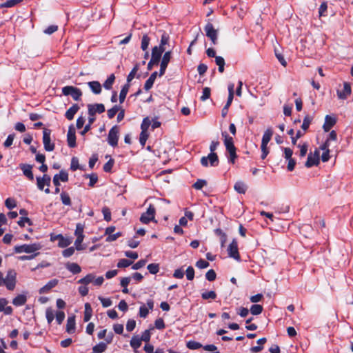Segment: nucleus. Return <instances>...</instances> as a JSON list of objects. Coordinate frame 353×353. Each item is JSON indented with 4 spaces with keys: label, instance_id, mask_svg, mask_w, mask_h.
Masks as SVG:
<instances>
[{
    "label": "nucleus",
    "instance_id": "nucleus-1",
    "mask_svg": "<svg viewBox=\"0 0 353 353\" xmlns=\"http://www.w3.org/2000/svg\"><path fill=\"white\" fill-rule=\"evenodd\" d=\"M17 283V272L13 269H10L7 272L6 277H4L3 273L0 272V284L1 286H6V288L12 291L16 286Z\"/></svg>",
    "mask_w": 353,
    "mask_h": 353
},
{
    "label": "nucleus",
    "instance_id": "nucleus-2",
    "mask_svg": "<svg viewBox=\"0 0 353 353\" xmlns=\"http://www.w3.org/2000/svg\"><path fill=\"white\" fill-rule=\"evenodd\" d=\"M41 248V245L39 243H34L32 244H23L21 245H16L14 248V250L16 253H33Z\"/></svg>",
    "mask_w": 353,
    "mask_h": 353
},
{
    "label": "nucleus",
    "instance_id": "nucleus-3",
    "mask_svg": "<svg viewBox=\"0 0 353 353\" xmlns=\"http://www.w3.org/2000/svg\"><path fill=\"white\" fill-rule=\"evenodd\" d=\"M37 185L39 190H43L46 194H49L50 192L48 187L50 185L51 183V177L44 174L43 176H37Z\"/></svg>",
    "mask_w": 353,
    "mask_h": 353
},
{
    "label": "nucleus",
    "instance_id": "nucleus-4",
    "mask_svg": "<svg viewBox=\"0 0 353 353\" xmlns=\"http://www.w3.org/2000/svg\"><path fill=\"white\" fill-rule=\"evenodd\" d=\"M119 138V127L117 125L112 126L108 132V144L115 148L118 145V141Z\"/></svg>",
    "mask_w": 353,
    "mask_h": 353
},
{
    "label": "nucleus",
    "instance_id": "nucleus-5",
    "mask_svg": "<svg viewBox=\"0 0 353 353\" xmlns=\"http://www.w3.org/2000/svg\"><path fill=\"white\" fill-rule=\"evenodd\" d=\"M62 94L65 96L70 95L74 101L81 100L82 96L81 90L72 85H67L62 88Z\"/></svg>",
    "mask_w": 353,
    "mask_h": 353
},
{
    "label": "nucleus",
    "instance_id": "nucleus-6",
    "mask_svg": "<svg viewBox=\"0 0 353 353\" xmlns=\"http://www.w3.org/2000/svg\"><path fill=\"white\" fill-rule=\"evenodd\" d=\"M155 212L156 208L154 205L152 204H150L146 212L141 214L140 217V221L144 224H148L150 221L157 222L154 218Z\"/></svg>",
    "mask_w": 353,
    "mask_h": 353
},
{
    "label": "nucleus",
    "instance_id": "nucleus-7",
    "mask_svg": "<svg viewBox=\"0 0 353 353\" xmlns=\"http://www.w3.org/2000/svg\"><path fill=\"white\" fill-rule=\"evenodd\" d=\"M51 132L52 130L48 128H44L43 130V143L44 149L47 152H52L55 148L54 143L51 142Z\"/></svg>",
    "mask_w": 353,
    "mask_h": 353
},
{
    "label": "nucleus",
    "instance_id": "nucleus-8",
    "mask_svg": "<svg viewBox=\"0 0 353 353\" xmlns=\"http://www.w3.org/2000/svg\"><path fill=\"white\" fill-rule=\"evenodd\" d=\"M206 36L211 40L213 45H216L218 42V30L214 28L210 22L207 23L204 27Z\"/></svg>",
    "mask_w": 353,
    "mask_h": 353
},
{
    "label": "nucleus",
    "instance_id": "nucleus-9",
    "mask_svg": "<svg viewBox=\"0 0 353 353\" xmlns=\"http://www.w3.org/2000/svg\"><path fill=\"white\" fill-rule=\"evenodd\" d=\"M163 50H159L157 46H154L152 50L151 59L148 63V70H151L154 65H157L160 61Z\"/></svg>",
    "mask_w": 353,
    "mask_h": 353
},
{
    "label": "nucleus",
    "instance_id": "nucleus-10",
    "mask_svg": "<svg viewBox=\"0 0 353 353\" xmlns=\"http://www.w3.org/2000/svg\"><path fill=\"white\" fill-rule=\"evenodd\" d=\"M211 166H217L219 163V157L216 153H210L207 157H202L201 159V164L203 167H208V164Z\"/></svg>",
    "mask_w": 353,
    "mask_h": 353
},
{
    "label": "nucleus",
    "instance_id": "nucleus-11",
    "mask_svg": "<svg viewBox=\"0 0 353 353\" xmlns=\"http://www.w3.org/2000/svg\"><path fill=\"white\" fill-rule=\"evenodd\" d=\"M228 253L230 257L233 258L238 261H241V256L238 249V243L236 239H234L230 243L228 248Z\"/></svg>",
    "mask_w": 353,
    "mask_h": 353
},
{
    "label": "nucleus",
    "instance_id": "nucleus-12",
    "mask_svg": "<svg viewBox=\"0 0 353 353\" xmlns=\"http://www.w3.org/2000/svg\"><path fill=\"white\" fill-rule=\"evenodd\" d=\"M319 163V152L317 150H316L314 154L310 153L307 156V161L305 163V166L309 168L314 165H318Z\"/></svg>",
    "mask_w": 353,
    "mask_h": 353
},
{
    "label": "nucleus",
    "instance_id": "nucleus-13",
    "mask_svg": "<svg viewBox=\"0 0 353 353\" xmlns=\"http://www.w3.org/2000/svg\"><path fill=\"white\" fill-rule=\"evenodd\" d=\"M88 114L94 117L97 113L101 114L105 112V106L103 103H94L88 105Z\"/></svg>",
    "mask_w": 353,
    "mask_h": 353
},
{
    "label": "nucleus",
    "instance_id": "nucleus-14",
    "mask_svg": "<svg viewBox=\"0 0 353 353\" xmlns=\"http://www.w3.org/2000/svg\"><path fill=\"white\" fill-rule=\"evenodd\" d=\"M67 142L68 146L71 148H74L77 146L75 129L73 125H70L68 128Z\"/></svg>",
    "mask_w": 353,
    "mask_h": 353
},
{
    "label": "nucleus",
    "instance_id": "nucleus-15",
    "mask_svg": "<svg viewBox=\"0 0 353 353\" xmlns=\"http://www.w3.org/2000/svg\"><path fill=\"white\" fill-rule=\"evenodd\" d=\"M170 58H171V52L170 51H168V52H165L163 56V58H162V60H161V65H160V70H159V77H162L163 75H164L165 72V70L168 67V65L170 61Z\"/></svg>",
    "mask_w": 353,
    "mask_h": 353
},
{
    "label": "nucleus",
    "instance_id": "nucleus-16",
    "mask_svg": "<svg viewBox=\"0 0 353 353\" xmlns=\"http://www.w3.org/2000/svg\"><path fill=\"white\" fill-rule=\"evenodd\" d=\"M222 137L224 138L223 142L227 152L236 150L234 144V140L232 137H230L226 132H222Z\"/></svg>",
    "mask_w": 353,
    "mask_h": 353
},
{
    "label": "nucleus",
    "instance_id": "nucleus-17",
    "mask_svg": "<svg viewBox=\"0 0 353 353\" xmlns=\"http://www.w3.org/2000/svg\"><path fill=\"white\" fill-rule=\"evenodd\" d=\"M352 92L350 83L348 82L343 83V90H337V96L339 99L345 100L346 99Z\"/></svg>",
    "mask_w": 353,
    "mask_h": 353
},
{
    "label": "nucleus",
    "instance_id": "nucleus-18",
    "mask_svg": "<svg viewBox=\"0 0 353 353\" xmlns=\"http://www.w3.org/2000/svg\"><path fill=\"white\" fill-rule=\"evenodd\" d=\"M32 165L27 163H20L19 168L23 171V174L26 176L30 181L34 180V174L32 173Z\"/></svg>",
    "mask_w": 353,
    "mask_h": 353
},
{
    "label": "nucleus",
    "instance_id": "nucleus-19",
    "mask_svg": "<svg viewBox=\"0 0 353 353\" xmlns=\"http://www.w3.org/2000/svg\"><path fill=\"white\" fill-rule=\"evenodd\" d=\"M147 305L148 307V308H147L145 307V305H142L140 307H139V316L141 317V318H145L147 317V316L149 314V310H152L153 307H154V301L152 299H148L147 301Z\"/></svg>",
    "mask_w": 353,
    "mask_h": 353
},
{
    "label": "nucleus",
    "instance_id": "nucleus-20",
    "mask_svg": "<svg viewBox=\"0 0 353 353\" xmlns=\"http://www.w3.org/2000/svg\"><path fill=\"white\" fill-rule=\"evenodd\" d=\"M336 119L330 115H326L325 117V122L323 125V129L325 132H327L336 124Z\"/></svg>",
    "mask_w": 353,
    "mask_h": 353
},
{
    "label": "nucleus",
    "instance_id": "nucleus-21",
    "mask_svg": "<svg viewBox=\"0 0 353 353\" xmlns=\"http://www.w3.org/2000/svg\"><path fill=\"white\" fill-rule=\"evenodd\" d=\"M59 281L56 279L49 281L44 286L39 290V294H45L49 292L51 289L57 285Z\"/></svg>",
    "mask_w": 353,
    "mask_h": 353
},
{
    "label": "nucleus",
    "instance_id": "nucleus-22",
    "mask_svg": "<svg viewBox=\"0 0 353 353\" xmlns=\"http://www.w3.org/2000/svg\"><path fill=\"white\" fill-rule=\"evenodd\" d=\"M79 106L78 104H73L65 114V117L67 119L71 121L74 119V114L79 111Z\"/></svg>",
    "mask_w": 353,
    "mask_h": 353
},
{
    "label": "nucleus",
    "instance_id": "nucleus-23",
    "mask_svg": "<svg viewBox=\"0 0 353 353\" xmlns=\"http://www.w3.org/2000/svg\"><path fill=\"white\" fill-rule=\"evenodd\" d=\"M75 316H69L67 320L66 332L72 334L75 331Z\"/></svg>",
    "mask_w": 353,
    "mask_h": 353
},
{
    "label": "nucleus",
    "instance_id": "nucleus-24",
    "mask_svg": "<svg viewBox=\"0 0 353 353\" xmlns=\"http://www.w3.org/2000/svg\"><path fill=\"white\" fill-rule=\"evenodd\" d=\"M88 85L94 94H99L101 92V85L99 81H90L88 83Z\"/></svg>",
    "mask_w": 353,
    "mask_h": 353
},
{
    "label": "nucleus",
    "instance_id": "nucleus-25",
    "mask_svg": "<svg viewBox=\"0 0 353 353\" xmlns=\"http://www.w3.org/2000/svg\"><path fill=\"white\" fill-rule=\"evenodd\" d=\"M157 72L155 71L154 72H152L150 77L146 80L145 84H144V89L146 90V91H148L150 89H151L153 86V84L154 83V81L157 77Z\"/></svg>",
    "mask_w": 353,
    "mask_h": 353
},
{
    "label": "nucleus",
    "instance_id": "nucleus-26",
    "mask_svg": "<svg viewBox=\"0 0 353 353\" xmlns=\"http://www.w3.org/2000/svg\"><path fill=\"white\" fill-rule=\"evenodd\" d=\"M27 301V296L25 294H19L12 300V304L17 307L21 306L26 304Z\"/></svg>",
    "mask_w": 353,
    "mask_h": 353
},
{
    "label": "nucleus",
    "instance_id": "nucleus-27",
    "mask_svg": "<svg viewBox=\"0 0 353 353\" xmlns=\"http://www.w3.org/2000/svg\"><path fill=\"white\" fill-rule=\"evenodd\" d=\"M68 270L72 272L73 274H79L81 272V268L76 263H68L65 265Z\"/></svg>",
    "mask_w": 353,
    "mask_h": 353
},
{
    "label": "nucleus",
    "instance_id": "nucleus-28",
    "mask_svg": "<svg viewBox=\"0 0 353 353\" xmlns=\"http://www.w3.org/2000/svg\"><path fill=\"white\" fill-rule=\"evenodd\" d=\"M56 239L59 240L58 245L60 248H65L72 243L70 239L65 238L62 234H58Z\"/></svg>",
    "mask_w": 353,
    "mask_h": 353
},
{
    "label": "nucleus",
    "instance_id": "nucleus-29",
    "mask_svg": "<svg viewBox=\"0 0 353 353\" xmlns=\"http://www.w3.org/2000/svg\"><path fill=\"white\" fill-rule=\"evenodd\" d=\"M92 316V308L89 303L85 304V311L83 316V321L88 322L90 320Z\"/></svg>",
    "mask_w": 353,
    "mask_h": 353
},
{
    "label": "nucleus",
    "instance_id": "nucleus-30",
    "mask_svg": "<svg viewBox=\"0 0 353 353\" xmlns=\"http://www.w3.org/2000/svg\"><path fill=\"white\" fill-rule=\"evenodd\" d=\"M234 190L239 194H245L247 190V185L241 181H236L234 185Z\"/></svg>",
    "mask_w": 353,
    "mask_h": 353
},
{
    "label": "nucleus",
    "instance_id": "nucleus-31",
    "mask_svg": "<svg viewBox=\"0 0 353 353\" xmlns=\"http://www.w3.org/2000/svg\"><path fill=\"white\" fill-rule=\"evenodd\" d=\"M272 134H273L272 130L270 128L267 129L263 135L261 145H268V143L271 140Z\"/></svg>",
    "mask_w": 353,
    "mask_h": 353
},
{
    "label": "nucleus",
    "instance_id": "nucleus-32",
    "mask_svg": "<svg viewBox=\"0 0 353 353\" xmlns=\"http://www.w3.org/2000/svg\"><path fill=\"white\" fill-rule=\"evenodd\" d=\"M170 40V36L165 32H163L161 37V42L160 45L158 47L159 50H163V52H165V48L164 47L165 45L168 44Z\"/></svg>",
    "mask_w": 353,
    "mask_h": 353
},
{
    "label": "nucleus",
    "instance_id": "nucleus-33",
    "mask_svg": "<svg viewBox=\"0 0 353 353\" xmlns=\"http://www.w3.org/2000/svg\"><path fill=\"white\" fill-rule=\"evenodd\" d=\"M130 88V84L125 83L121 88V90L119 94V102L120 103H122L126 97V95L128 92Z\"/></svg>",
    "mask_w": 353,
    "mask_h": 353
},
{
    "label": "nucleus",
    "instance_id": "nucleus-34",
    "mask_svg": "<svg viewBox=\"0 0 353 353\" xmlns=\"http://www.w3.org/2000/svg\"><path fill=\"white\" fill-rule=\"evenodd\" d=\"M106 349L107 344L104 342H100L92 347V351L93 353H102L105 352Z\"/></svg>",
    "mask_w": 353,
    "mask_h": 353
},
{
    "label": "nucleus",
    "instance_id": "nucleus-35",
    "mask_svg": "<svg viewBox=\"0 0 353 353\" xmlns=\"http://www.w3.org/2000/svg\"><path fill=\"white\" fill-rule=\"evenodd\" d=\"M60 198L62 203L64 205L70 206L72 205V201L70 195L66 192L63 191L60 194Z\"/></svg>",
    "mask_w": 353,
    "mask_h": 353
},
{
    "label": "nucleus",
    "instance_id": "nucleus-36",
    "mask_svg": "<svg viewBox=\"0 0 353 353\" xmlns=\"http://www.w3.org/2000/svg\"><path fill=\"white\" fill-rule=\"evenodd\" d=\"M215 63L218 65L219 72L223 73L224 72V66L225 64V59L221 56L215 57Z\"/></svg>",
    "mask_w": 353,
    "mask_h": 353
},
{
    "label": "nucleus",
    "instance_id": "nucleus-37",
    "mask_svg": "<svg viewBox=\"0 0 353 353\" xmlns=\"http://www.w3.org/2000/svg\"><path fill=\"white\" fill-rule=\"evenodd\" d=\"M141 339L138 336H134L130 340V346L134 349L137 350L141 345Z\"/></svg>",
    "mask_w": 353,
    "mask_h": 353
},
{
    "label": "nucleus",
    "instance_id": "nucleus-38",
    "mask_svg": "<svg viewBox=\"0 0 353 353\" xmlns=\"http://www.w3.org/2000/svg\"><path fill=\"white\" fill-rule=\"evenodd\" d=\"M115 81V76L114 74H111L108 79L103 83V87L106 90H110L112 88V85Z\"/></svg>",
    "mask_w": 353,
    "mask_h": 353
},
{
    "label": "nucleus",
    "instance_id": "nucleus-39",
    "mask_svg": "<svg viewBox=\"0 0 353 353\" xmlns=\"http://www.w3.org/2000/svg\"><path fill=\"white\" fill-rule=\"evenodd\" d=\"M94 278H95V276L94 274H88L83 278L79 279L78 281V283L86 285L93 282Z\"/></svg>",
    "mask_w": 353,
    "mask_h": 353
},
{
    "label": "nucleus",
    "instance_id": "nucleus-40",
    "mask_svg": "<svg viewBox=\"0 0 353 353\" xmlns=\"http://www.w3.org/2000/svg\"><path fill=\"white\" fill-rule=\"evenodd\" d=\"M312 120H313V117H312L309 114L305 115L303 119V121L301 128L304 131H306L309 128V126H310V123H312Z\"/></svg>",
    "mask_w": 353,
    "mask_h": 353
},
{
    "label": "nucleus",
    "instance_id": "nucleus-41",
    "mask_svg": "<svg viewBox=\"0 0 353 353\" xmlns=\"http://www.w3.org/2000/svg\"><path fill=\"white\" fill-rule=\"evenodd\" d=\"M263 307L261 305L254 304L250 307V312L252 315H259L262 313Z\"/></svg>",
    "mask_w": 353,
    "mask_h": 353
},
{
    "label": "nucleus",
    "instance_id": "nucleus-42",
    "mask_svg": "<svg viewBox=\"0 0 353 353\" xmlns=\"http://www.w3.org/2000/svg\"><path fill=\"white\" fill-rule=\"evenodd\" d=\"M217 295L215 291L211 290L208 292H205L201 294V298L203 300L212 299L214 300L216 298Z\"/></svg>",
    "mask_w": 353,
    "mask_h": 353
},
{
    "label": "nucleus",
    "instance_id": "nucleus-43",
    "mask_svg": "<svg viewBox=\"0 0 353 353\" xmlns=\"http://www.w3.org/2000/svg\"><path fill=\"white\" fill-rule=\"evenodd\" d=\"M150 42V38L148 37V35L147 34H143L141 39V48L143 51H145L148 49Z\"/></svg>",
    "mask_w": 353,
    "mask_h": 353
},
{
    "label": "nucleus",
    "instance_id": "nucleus-44",
    "mask_svg": "<svg viewBox=\"0 0 353 353\" xmlns=\"http://www.w3.org/2000/svg\"><path fill=\"white\" fill-rule=\"evenodd\" d=\"M54 176L57 177V180L59 182L60 181L62 182H67L68 181V173L64 170H61L59 174H57Z\"/></svg>",
    "mask_w": 353,
    "mask_h": 353
},
{
    "label": "nucleus",
    "instance_id": "nucleus-45",
    "mask_svg": "<svg viewBox=\"0 0 353 353\" xmlns=\"http://www.w3.org/2000/svg\"><path fill=\"white\" fill-rule=\"evenodd\" d=\"M120 106L115 105L112 108L108 110L107 114L110 119H113L117 113L119 111Z\"/></svg>",
    "mask_w": 353,
    "mask_h": 353
},
{
    "label": "nucleus",
    "instance_id": "nucleus-46",
    "mask_svg": "<svg viewBox=\"0 0 353 353\" xmlns=\"http://www.w3.org/2000/svg\"><path fill=\"white\" fill-rule=\"evenodd\" d=\"M186 346L188 349L192 350H198L203 347V345L200 343L195 341H188L186 344Z\"/></svg>",
    "mask_w": 353,
    "mask_h": 353
},
{
    "label": "nucleus",
    "instance_id": "nucleus-47",
    "mask_svg": "<svg viewBox=\"0 0 353 353\" xmlns=\"http://www.w3.org/2000/svg\"><path fill=\"white\" fill-rule=\"evenodd\" d=\"M149 137L148 132L141 131L139 135V142L142 148L145 145V143Z\"/></svg>",
    "mask_w": 353,
    "mask_h": 353
},
{
    "label": "nucleus",
    "instance_id": "nucleus-48",
    "mask_svg": "<svg viewBox=\"0 0 353 353\" xmlns=\"http://www.w3.org/2000/svg\"><path fill=\"white\" fill-rule=\"evenodd\" d=\"M46 316L47 321L49 324H50L54 318V311L51 307H48L46 311Z\"/></svg>",
    "mask_w": 353,
    "mask_h": 353
},
{
    "label": "nucleus",
    "instance_id": "nucleus-49",
    "mask_svg": "<svg viewBox=\"0 0 353 353\" xmlns=\"http://www.w3.org/2000/svg\"><path fill=\"white\" fill-rule=\"evenodd\" d=\"M151 125V121L149 117H145L143 119L142 123L141 124V131L148 132V130Z\"/></svg>",
    "mask_w": 353,
    "mask_h": 353
},
{
    "label": "nucleus",
    "instance_id": "nucleus-50",
    "mask_svg": "<svg viewBox=\"0 0 353 353\" xmlns=\"http://www.w3.org/2000/svg\"><path fill=\"white\" fill-rule=\"evenodd\" d=\"M132 264V261L128 260L126 259H120L117 263V267L119 268H125Z\"/></svg>",
    "mask_w": 353,
    "mask_h": 353
},
{
    "label": "nucleus",
    "instance_id": "nucleus-51",
    "mask_svg": "<svg viewBox=\"0 0 353 353\" xmlns=\"http://www.w3.org/2000/svg\"><path fill=\"white\" fill-rule=\"evenodd\" d=\"M147 269L152 274H155L159 271V265L158 263H150L148 265Z\"/></svg>",
    "mask_w": 353,
    "mask_h": 353
},
{
    "label": "nucleus",
    "instance_id": "nucleus-52",
    "mask_svg": "<svg viewBox=\"0 0 353 353\" xmlns=\"http://www.w3.org/2000/svg\"><path fill=\"white\" fill-rule=\"evenodd\" d=\"M210 94H211V89L208 87H205L203 89V94H202L201 97H200V99L202 101H204L210 97Z\"/></svg>",
    "mask_w": 353,
    "mask_h": 353
},
{
    "label": "nucleus",
    "instance_id": "nucleus-53",
    "mask_svg": "<svg viewBox=\"0 0 353 353\" xmlns=\"http://www.w3.org/2000/svg\"><path fill=\"white\" fill-rule=\"evenodd\" d=\"M207 185V181L204 179H198L193 185L192 187L196 190H201L205 185Z\"/></svg>",
    "mask_w": 353,
    "mask_h": 353
},
{
    "label": "nucleus",
    "instance_id": "nucleus-54",
    "mask_svg": "<svg viewBox=\"0 0 353 353\" xmlns=\"http://www.w3.org/2000/svg\"><path fill=\"white\" fill-rule=\"evenodd\" d=\"M139 70L138 64H136L135 66L132 68L130 72L128 74L127 77V83H129L135 77L137 72Z\"/></svg>",
    "mask_w": 353,
    "mask_h": 353
},
{
    "label": "nucleus",
    "instance_id": "nucleus-55",
    "mask_svg": "<svg viewBox=\"0 0 353 353\" xmlns=\"http://www.w3.org/2000/svg\"><path fill=\"white\" fill-rule=\"evenodd\" d=\"M84 239V236H77V239L74 242L75 248L77 250H82L84 249V247L81 245Z\"/></svg>",
    "mask_w": 353,
    "mask_h": 353
},
{
    "label": "nucleus",
    "instance_id": "nucleus-56",
    "mask_svg": "<svg viewBox=\"0 0 353 353\" xmlns=\"http://www.w3.org/2000/svg\"><path fill=\"white\" fill-rule=\"evenodd\" d=\"M5 205L7 208L11 210L17 206V202L14 199L8 198L5 201Z\"/></svg>",
    "mask_w": 353,
    "mask_h": 353
},
{
    "label": "nucleus",
    "instance_id": "nucleus-57",
    "mask_svg": "<svg viewBox=\"0 0 353 353\" xmlns=\"http://www.w3.org/2000/svg\"><path fill=\"white\" fill-rule=\"evenodd\" d=\"M139 338L141 339V341H145L146 343H149L151 338L150 330H145Z\"/></svg>",
    "mask_w": 353,
    "mask_h": 353
},
{
    "label": "nucleus",
    "instance_id": "nucleus-58",
    "mask_svg": "<svg viewBox=\"0 0 353 353\" xmlns=\"http://www.w3.org/2000/svg\"><path fill=\"white\" fill-rule=\"evenodd\" d=\"M114 161L113 159H110L103 165V170L105 172H110L114 165Z\"/></svg>",
    "mask_w": 353,
    "mask_h": 353
},
{
    "label": "nucleus",
    "instance_id": "nucleus-59",
    "mask_svg": "<svg viewBox=\"0 0 353 353\" xmlns=\"http://www.w3.org/2000/svg\"><path fill=\"white\" fill-rule=\"evenodd\" d=\"M102 213L103 214L104 220L108 222L111 221V212L108 207H103L102 208Z\"/></svg>",
    "mask_w": 353,
    "mask_h": 353
},
{
    "label": "nucleus",
    "instance_id": "nucleus-60",
    "mask_svg": "<svg viewBox=\"0 0 353 353\" xmlns=\"http://www.w3.org/2000/svg\"><path fill=\"white\" fill-rule=\"evenodd\" d=\"M85 177L90 179V182L88 184L90 187H93L98 181V176L96 174H86Z\"/></svg>",
    "mask_w": 353,
    "mask_h": 353
},
{
    "label": "nucleus",
    "instance_id": "nucleus-61",
    "mask_svg": "<svg viewBox=\"0 0 353 353\" xmlns=\"http://www.w3.org/2000/svg\"><path fill=\"white\" fill-rule=\"evenodd\" d=\"M21 0H8L1 5L2 8H12L21 2Z\"/></svg>",
    "mask_w": 353,
    "mask_h": 353
},
{
    "label": "nucleus",
    "instance_id": "nucleus-62",
    "mask_svg": "<svg viewBox=\"0 0 353 353\" xmlns=\"http://www.w3.org/2000/svg\"><path fill=\"white\" fill-rule=\"evenodd\" d=\"M205 278L209 281H213L216 278V274L214 270H209L205 274Z\"/></svg>",
    "mask_w": 353,
    "mask_h": 353
},
{
    "label": "nucleus",
    "instance_id": "nucleus-63",
    "mask_svg": "<svg viewBox=\"0 0 353 353\" xmlns=\"http://www.w3.org/2000/svg\"><path fill=\"white\" fill-rule=\"evenodd\" d=\"M84 225L80 223H78L76 225L74 234L76 236H84L83 235Z\"/></svg>",
    "mask_w": 353,
    "mask_h": 353
},
{
    "label": "nucleus",
    "instance_id": "nucleus-64",
    "mask_svg": "<svg viewBox=\"0 0 353 353\" xmlns=\"http://www.w3.org/2000/svg\"><path fill=\"white\" fill-rule=\"evenodd\" d=\"M25 223H27L29 225H32V221L27 216L21 217L18 221L17 223L20 227H24Z\"/></svg>",
    "mask_w": 353,
    "mask_h": 353
}]
</instances>
